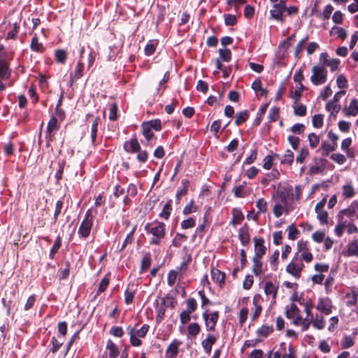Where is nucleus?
Here are the masks:
<instances>
[{
    "mask_svg": "<svg viewBox=\"0 0 358 358\" xmlns=\"http://www.w3.org/2000/svg\"><path fill=\"white\" fill-rule=\"evenodd\" d=\"M145 231L148 234L152 235L150 244L159 245L166 236V225L163 222L154 221L145 224Z\"/></svg>",
    "mask_w": 358,
    "mask_h": 358,
    "instance_id": "nucleus-1",
    "label": "nucleus"
},
{
    "mask_svg": "<svg viewBox=\"0 0 358 358\" xmlns=\"http://www.w3.org/2000/svg\"><path fill=\"white\" fill-rule=\"evenodd\" d=\"M93 222L94 215L92 214V208H90L85 213V217L78 228V234L79 237L87 238L90 236L93 226Z\"/></svg>",
    "mask_w": 358,
    "mask_h": 358,
    "instance_id": "nucleus-2",
    "label": "nucleus"
},
{
    "mask_svg": "<svg viewBox=\"0 0 358 358\" xmlns=\"http://www.w3.org/2000/svg\"><path fill=\"white\" fill-rule=\"evenodd\" d=\"M310 81L314 85H321L327 82V71L324 66H313Z\"/></svg>",
    "mask_w": 358,
    "mask_h": 358,
    "instance_id": "nucleus-3",
    "label": "nucleus"
},
{
    "mask_svg": "<svg viewBox=\"0 0 358 358\" xmlns=\"http://www.w3.org/2000/svg\"><path fill=\"white\" fill-rule=\"evenodd\" d=\"M287 8L286 4H285V0H280L278 3H273L271 9L270 10V20H274L280 23H283L285 21L283 13Z\"/></svg>",
    "mask_w": 358,
    "mask_h": 358,
    "instance_id": "nucleus-4",
    "label": "nucleus"
},
{
    "mask_svg": "<svg viewBox=\"0 0 358 358\" xmlns=\"http://www.w3.org/2000/svg\"><path fill=\"white\" fill-rule=\"evenodd\" d=\"M11 70L7 61L3 58H0V92H3L6 89V85L3 81L10 78Z\"/></svg>",
    "mask_w": 358,
    "mask_h": 358,
    "instance_id": "nucleus-5",
    "label": "nucleus"
},
{
    "mask_svg": "<svg viewBox=\"0 0 358 358\" xmlns=\"http://www.w3.org/2000/svg\"><path fill=\"white\" fill-rule=\"evenodd\" d=\"M202 316L203 320H205L206 330H214L219 318L218 311H215L213 313H208V310H205V311L202 314Z\"/></svg>",
    "mask_w": 358,
    "mask_h": 358,
    "instance_id": "nucleus-6",
    "label": "nucleus"
},
{
    "mask_svg": "<svg viewBox=\"0 0 358 358\" xmlns=\"http://www.w3.org/2000/svg\"><path fill=\"white\" fill-rule=\"evenodd\" d=\"M287 200L286 195L284 193H281L280 195V202H277L273 206V214L275 217H280L284 210L286 214H288V210L287 209Z\"/></svg>",
    "mask_w": 358,
    "mask_h": 358,
    "instance_id": "nucleus-7",
    "label": "nucleus"
},
{
    "mask_svg": "<svg viewBox=\"0 0 358 358\" xmlns=\"http://www.w3.org/2000/svg\"><path fill=\"white\" fill-rule=\"evenodd\" d=\"M317 310L324 315H329L332 312L331 301L328 298L320 299L316 306Z\"/></svg>",
    "mask_w": 358,
    "mask_h": 358,
    "instance_id": "nucleus-8",
    "label": "nucleus"
},
{
    "mask_svg": "<svg viewBox=\"0 0 358 358\" xmlns=\"http://www.w3.org/2000/svg\"><path fill=\"white\" fill-rule=\"evenodd\" d=\"M59 126L57 123V120L55 117L52 116L47 126V131H46V138L48 139V142L52 140V137L55 134V133L59 129Z\"/></svg>",
    "mask_w": 358,
    "mask_h": 358,
    "instance_id": "nucleus-9",
    "label": "nucleus"
},
{
    "mask_svg": "<svg viewBox=\"0 0 358 358\" xmlns=\"http://www.w3.org/2000/svg\"><path fill=\"white\" fill-rule=\"evenodd\" d=\"M345 116H356L358 114V100L352 99L348 106H345L342 110Z\"/></svg>",
    "mask_w": 358,
    "mask_h": 358,
    "instance_id": "nucleus-10",
    "label": "nucleus"
},
{
    "mask_svg": "<svg viewBox=\"0 0 358 358\" xmlns=\"http://www.w3.org/2000/svg\"><path fill=\"white\" fill-rule=\"evenodd\" d=\"M278 290V286L271 281L266 282L264 285V293L268 297H271L273 303L275 301Z\"/></svg>",
    "mask_w": 358,
    "mask_h": 358,
    "instance_id": "nucleus-11",
    "label": "nucleus"
},
{
    "mask_svg": "<svg viewBox=\"0 0 358 358\" xmlns=\"http://www.w3.org/2000/svg\"><path fill=\"white\" fill-rule=\"evenodd\" d=\"M217 340V336H215L210 334H207L206 338L201 342V345L206 353L208 355L210 354L212 346L216 343Z\"/></svg>",
    "mask_w": 358,
    "mask_h": 358,
    "instance_id": "nucleus-12",
    "label": "nucleus"
},
{
    "mask_svg": "<svg viewBox=\"0 0 358 358\" xmlns=\"http://www.w3.org/2000/svg\"><path fill=\"white\" fill-rule=\"evenodd\" d=\"M166 308V303L164 299H162L161 298L159 301H156L155 310L157 322H161L164 319Z\"/></svg>",
    "mask_w": 358,
    "mask_h": 358,
    "instance_id": "nucleus-13",
    "label": "nucleus"
},
{
    "mask_svg": "<svg viewBox=\"0 0 358 358\" xmlns=\"http://www.w3.org/2000/svg\"><path fill=\"white\" fill-rule=\"evenodd\" d=\"M263 302V298L260 294H255L253 297L252 303L255 306V310L252 315V319H257L262 313V303Z\"/></svg>",
    "mask_w": 358,
    "mask_h": 358,
    "instance_id": "nucleus-14",
    "label": "nucleus"
},
{
    "mask_svg": "<svg viewBox=\"0 0 358 358\" xmlns=\"http://www.w3.org/2000/svg\"><path fill=\"white\" fill-rule=\"evenodd\" d=\"M264 240L262 238H255V255L254 257H262L266 253V248L264 245Z\"/></svg>",
    "mask_w": 358,
    "mask_h": 358,
    "instance_id": "nucleus-15",
    "label": "nucleus"
},
{
    "mask_svg": "<svg viewBox=\"0 0 358 358\" xmlns=\"http://www.w3.org/2000/svg\"><path fill=\"white\" fill-rule=\"evenodd\" d=\"M303 266V264L302 263L301 264H298L292 262L287 266L286 271L295 278H299L301 275Z\"/></svg>",
    "mask_w": 358,
    "mask_h": 358,
    "instance_id": "nucleus-16",
    "label": "nucleus"
},
{
    "mask_svg": "<svg viewBox=\"0 0 358 358\" xmlns=\"http://www.w3.org/2000/svg\"><path fill=\"white\" fill-rule=\"evenodd\" d=\"M292 319L293 324L296 326H301L302 331H306L309 328L313 320L312 317L303 319L300 315Z\"/></svg>",
    "mask_w": 358,
    "mask_h": 358,
    "instance_id": "nucleus-17",
    "label": "nucleus"
},
{
    "mask_svg": "<svg viewBox=\"0 0 358 358\" xmlns=\"http://www.w3.org/2000/svg\"><path fill=\"white\" fill-rule=\"evenodd\" d=\"M358 210V201H354L352 203L345 209L340 211L339 214L345 215L347 217H352L355 215Z\"/></svg>",
    "mask_w": 358,
    "mask_h": 358,
    "instance_id": "nucleus-18",
    "label": "nucleus"
},
{
    "mask_svg": "<svg viewBox=\"0 0 358 358\" xmlns=\"http://www.w3.org/2000/svg\"><path fill=\"white\" fill-rule=\"evenodd\" d=\"M83 71L84 64L81 62H78L75 70L70 75L71 80L73 82L80 78L83 76Z\"/></svg>",
    "mask_w": 358,
    "mask_h": 358,
    "instance_id": "nucleus-19",
    "label": "nucleus"
},
{
    "mask_svg": "<svg viewBox=\"0 0 358 358\" xmlns=\"http://www.w3.org/2000/svg\"><path fill=\"white\" fill-rule=\"evenodd\" d=\"M185 266H186L185 262H183L182 264V265L180 266V267L178 268V271L171 270L169 272L168 276H167V283L170 287H173L174 285V284L176 283L178 273L180 272L182 268Z\"/></svg>",
    "mask_w": 358,
    "mask_h": 358,
    "instance_id": "nucleus-20",
    "label": "nucleus"
},
{
    "mask_svg": "<svg viewBox=\"0 0 358 358\" xmlns=\"http://www.w3.org/2000/svg\"><path fill=\"white\" fill-rule=\"evenodd\" d=\"M245 182H243V184L234 187L233 192L236 197L244 198L250 194V191L245 189Z\"/></svg>",
    "mask_w": 358,
    "mask_h": 358,
    "instance_id": "nucleus-21",
    "label": "nucleus"
},
{
    "mask_svg": "<svg viewBox=\"0 0 358 358\" xmlns=\"http://www.w3.org/2000/svg\"><path fill=\"white\" fill-rule=\"evenodd\" d=\"M238 238L244 245H246L250 242V236L247 227H243L239 229Z\"/></svg>",
    "mask_w": 358,
    "mask_h": 358,
    "instance_id": "nucleus-22",
    "label": "nucleus"
},
{
    "mask_svg": "<svg viewBox=\"0 0 358 358\" xmlns=\"http://www.w3.org/2000/svg\"><path fill=\"white\" fill-rule=\"evenodd\" d=\"M261 257H253L252 258V271L257 276L260 275L263 273V264Z\"/></svg>",
    "mask_w": 358,
    "mask_h": 358,
    "instance_id": "nucleus-23",
    "label": "nucleus"
},
{
    "mask_svg": "<svg viewBox=\"0 0 358 358\" xmlns=\"http://www.w3.org/2000/svg\"><path fill=\"white\" fill-rule=\"evenodd\" d=\"M125 149L129 152H136L140 150L141 146L136 138L131 139L125 143Z\"/></svg>",
    "mask_w": 358,
    "mask_h": 358,
    "instance_id": "nucleus-24",
    "label": "nucleus"
},
{
    "mask_svg": "<svg viewBox=\"0 0 358 358\" xmlns=\"http://www.w3.org/2000/svg\"><path fill=\"white\" fill-rule=\"evenodd\" d=\"M286 317L289 319L294 318L300 315V310L294 303H291L286 307L285 310Z\"/></svg>",
    "mask_w": 358,
    "mask_h": 358,
    "instance_id": "nucleus-25",
    "label": "nucleus"
},
{
    "mask_svg": "<svg viewBox=\"0 0 358 358\" xmlns=\"http://www.w3.org/2000/svg\"><path fill=\"white\" fill-rule=\"evenodd\" d=\"M311 324L315 329L319 330L323 329L325 327V320L321 315L317 314L315 317L313 316Z\"/></svg>",
    "mask_w": 358,
    "mask_h": 358,
    "instance_id": "nucleus-26",
    "label": "nucleus"
},
{
    "mask_svg": "<svg viewBox=\"0 0 358 358\" xmlns=\"http://www.w3.org/2000/svg\"><path fill=\"white\" fill-rule=\"evenodd\" d=\"M211 277L215 282L219 283L220 285L224 282L225 274L217 268H212Z\"/></svg>",
    "mask_w": 358,
    "mask_h": 358,
    "instance_id": "nucleus-27",
    "label": "nucleus"
},
{
    "mask_svg": "<svg viewBox=\"0 0 358 358\" xmlns=\"http://www.w3.org/2000/svg\"><path fill=\"white\" fill-rule=\"evenodd\" d=\"M347 256H358V239H355L348 244Z\"/></svg>",
    "mask_w": 358,
    "mask_h": 358,
    "instance_id": "nucleus-28",
    "label": "nucleus"
},
{
    "mask_svg": "<svg viewBox=\"0 0 358 358\" xmlns=\"http://www.w3.org/2000/svg\"><path fill=\"white\" fill-rule=\"evenodd\" d=\"M106 350H108L109 358H117L119 355L117 345L110 340L107 342Z\"/></svg>",
    "mask_w": 358,
    "mask_h": 358,
    "instance_id": "nucleus-29",
    "label": "nucleus"
},
{
    "mask_svg": "<svg viewBox=\"0 0 358 358\" xmlns=\"http://www.w3.org/2000/svg\"><path fill=\"white\" fill-rule=\"evenodd\" d=\"M273 331V328L272 326L263 325L257 330V334L259 337L266 338L269 334H271Z\"/></svg>",
    "mask_w": 358,
    "mask_h": 358,
    "instance_id": "nucleus-30",
    "label": "nucleus"
},
{
    "mask_svg": "<svg viewBox=\"0 0 358 358\" xmlns=\"http://www.w3.org/2000/svg\"><path fill=\"white\" fill-rule=\"evenodd\" d=\"M294 113L296 116H305L306 114V106L299 103L298 102L294 103L293 105Z\"/></svg>",
    "mask_w": 358,
    "mask_h": 358,
    "instance_id": "nucleus-31",
    "label": "nucleus"
},
{
    "mask_svg": "<svg viewBox=\"0 0 358 358\" xmlns=\"http://www.w3.org/2000/svg\"><path fill=\"white\" fill-rule=\"evenodd\" d=\"M178 345L174 343H171L166 351L167 358H175L178 355Z\"/></svg>",
    "mask_w": 358,
    "mask_h": 358,
    "instance_id": "nucleus-32",
    "label": "nucleus"
},
{
    "mask_svg": "<svg viewBox=\"0 0 358 358\" xmlns=\"http://www.w3.org/2000/svg\"><path fill=\"white\" fill-rule=\"evenodd\" d=\"M280 347L283 350V354L282 353L281 355L282 358H296L295 350L291 345L289 346L288 352L286 350L285 344L284 343L280 345Z\"/></svg>",
    "mask_w": 358,
    "mask_h": 358,
    "instance_id": "nucleus-33",
    "label": "nucleus"
},
{
    "mask_svg": "<svg viewBox=\"0 0 358 358\" xmlns=\"http://www.w3.org/2000/svg\"><path fill=\"white\" fill-rule=\"evenodd\" d=\"M249 117V114L247 110H243L238 113L236 115L235 124L237 126L244 123Z\"/></svg>",
    "mask_w": 358,
    "mask_h": 358,
    "instance_id": "nucleus-34",
    "label": "nucleus"
},
{
    "mask_svg": "<svg viewBox=\"0 0 358 358\" xmlns=\"http://www.w3.org/2000/svg\"><path fill=\"white\" fill-rule=\"evenodd\" d=\"M172 210L171 200H169L163 207L159 217L165 220H168Z\"/></svg>",
    "mask_w": 358,
    "mask_h": 358,
    "instance_id": "nucleus-35",
    "label": "nucleus"
},
{
    "mask_svg": "<svg viewBox=\"0 0 358 358\" xmlns=\"http://www.w3.org/2000/svg\"><path fill=\"white\" fill-rule=\"evenodd\" d=\"M252 89L256 92H259L262 96H266L267 91L262 88V82L259 79H256L251 85Z\"/></svg>",
    "mask_w": 358,
    "mask_h": 358,
    "instance_id": "nucleus-36",
    "label": "nucleus"
},
{
    "mask_svg": "<svg viewBox=\"0 0 358 358\" xmlns=\"http://www.w3.org/2000/svg\"><path fill=\"white\" fill-rule=\"evenodd\" d=\"M100 123H101V120L99 117H97L94 119V120L93 121V123L92 124L91 138H92V143H94V141L96 140L97 131H98V127Z\"/></svg>",
    "mask_w": 358,
    "mask_h": 358,
    "instance_id": "nucleus-37",
    "label": "nucleus"
},
{
    "mask_svg": "<svg viewBox=\"0 0 358 358\" xmlns=\"http://www.w3.org/2000/svg\"><path fill=\"white\" fill-rule=\"evenodd\" d=\"M256 206L258 208V212L254 217V220L257 219V215L260 213H265L267 210V202L264 199H259L256 203Z\"/></svg>",
    "mask_w": 358,
    "mask_h": 358,
    "instance_id": "nucleus-38",
    "label": "nucleus"
},
{
    "mask_svg": "<svg viewBox=\"0 0 358 358\" xmlns=\"http://www.w3.org/2000/svg\"><path fill=\"white\" fill-rule=\"evenodd\" d=\"M30 48L31 50L35 52H41L43 50V44L38 42V38L36 36H34L31 42Z\"/></svg>",
    "mask_w": 358,
    "mask_h": 358,
    "instance_id": "nucleus-39",
    "label": "nucleus"
},
{
    "mask_svg": "<svg viewBox=\"0 0 358 358\" xmlns=\"http://www.w3.org/2000/svg\"><path fill=\"white\" fill-rule=\"evenodd\" d=\"M142 133L148 141H149L154 136L150 126H149L146 122H144L142 124Z\"/></svg>",
    "mask_w": 358,
    "mask_h": 358,
    "instance_id": "nucleus-40",
    "label": "nucleus"
},
{
    "mask_svg": "<svg viewBox=\"0 0 358 358\" xmlns=\"http://www.w3.org/2000/svg\"><path fill=\"white\" fill-rule=\"evenodd\" d=\"M189 335L196 336L201 331L200 326L196 322L190 323L187 327Z\"/></svg>",
    "mask_w": 358,
    "mask_h": 358,
    "instance_id": "nucleus-41",
    "label": "nucleus"
},
{
    "mask_svg": "<svg viewBox=\"0 0 358 358\" xmlns=\"http://www.w3.org/2000/svg\"><path fill=\"white\" fill-rule=\"evenodd\" d=\"M233 215V221L232 223L234 225L236 224L240 223L244 218L243 215L241 210L238 208H234L232 210Z\"/></svg>",
    "mask_w": 358,
    "mask_h": 358,
    "instance_id": "nucleus-42",
    "label": "nucleus"
},
{
    "mask_svg": "<svg viewBox=\"0 0 358 358\" xmlns=\"http://www.w3.org/2000/svg\"><path fill=\"white\" fill-rule=\"evenodd\" d=\"M56 61L60 64H64L66 60V52L64 50H57L55 52Z\"/></svg>",
    "mask_w": 358,
    "mask_h": 358,
    "instance_id": "nucleus-43",
    "label": "nucleus"
},
{
    "mask_svg": "<svg viewBox=\"0 0 358 358\" xmlns=\"http://www.w3.org/2000/svg\"><path fill=\"white\" fill-rule=\"evenodd\" d=\"M340 105L333 101H329L326 105L327 110L331 111V114L338 113L340 110Z\"/></svg>",
    "mask_w": 358,
    "mask_h": 358,
    "instance_id": "nucleus-44",
    "label": "nucleus"
},
{
    "mask_svg": "<svg viewBox=\"0 0 358 358\" xmlns=\"http://www.w3.org/2000/svg\"><path fill=\"white\" fill-rule=\"evenodd\" d=\"M288 231V238L290 240H296L298 237V235L299 234V231L297 229V228L294 225L291 224L287 227Z\"/></svg>",
    "mask_w": 358,
    "mask_h": 358,
    "instance_id": "nucleus-45",
    "label": "nucleus"
},
{
    "mask_svg": "<svg viewBox=\"0 0 358 358\" xmlns=\"http://www.w3.org/2000/svg\"><path fill=\"white\" fill-rule=\"evenodd\" d=\"M294 159V153L292 151L288 150L281 159V163L290 164L293 162Z\"/></svg>",
    "mask_w": 358,
    "mask_h": 358,
    "instance_id": "nucleus-46",
    "label": "nucleus"
},
{
    "mask_svg": "<svg viewBox=\"0 0 358 358\" xmlns=\"http://www.w3.org/2000/svg\"><path fill=\"white\" fill-rule=\"evenodd\" d=\"M149 329L148 324H144L140 329H131L130 331L134 332L138 337L143 338L147 334Z\"/></svg>",
    "mask_w": 358,
    "mask_h": 358,
    "instance_id": "nucleus-47",
    "label": "nucleus"
},
{
    "mask_svg": "<svg viewBox=\"0 0 358 358\" xmlns=\"http://www.w3.org/2000/svg\"><path fill=\"white\" fill-rule=\"evenodd\" d=\"M309 145L312 148H315L320 143V137L315 133H311L308 136Z\"/></svg>",
    "mask_w": 358,
    "mask_h": 358,
    "instance_id": "nucleus-48",
    "label": "nucleus"
},
{
    "mask_svg": "<svg viewBox=\"0 0 358 358\" xmlns=\"http://www.w3.org/2000/svg\"><path fill=\"white\" fill-rule=\"evenodd\" d=\"M187 240V236L181 234H177L172 241V245L176 248H179L181 243Z\"/></svg>",
    "mask_w": 358,
    "mask_h": 358,
    "instance_id": "nucleus-49",
    "label": "nucleus"
},
{
    "mask_svg": "<svg viewBox=\"0 0 358 358\" xmlns=\"http://www.w3.org/2000/svg\"><path fill=\"white\" fill-rule=\"evenodd\" d=\"M308 155L309 152L306 148H301L299 155L296 157V162L300 164L303 163Z\"/></svg>",
    "mask_w": 358,
    "mask_h": 358,
    "instance_id": "nucleus-50",
    "label": "nucleus"
},
{
    "mask_svg": "<svg viewBox=\"0 0 358 358\" xmlns=\"http://www.w3.org/2000/svg\"><path fill=\"white\" fill-rule=\"evenodd\" d=\"M305 90L304 85L301 83L298 89L295 90V91L292 94L291 97L295 102H299L301 97L302 92Z\"/></svg>",
    "mask_w": 358,
    "mask_h": 358,
    "instance_id": "nucleus-51",
    "label": "nucleus"
},
{
    "mask_svg": "<svg viewBox=\"0 0 358 358\" xmlns=\"http://www.w3.org/2000/svg\"><path fill=\"white\" fill-rule=\"evenodd\" d=\"M220 57L223 62H229L231 57V50L229 49H220Z\"/></svg>",
    "mask_w": 358,
    "mask_h": 358,
    "instance_id": "nucleus-52",
    "label": "nucleus"
},
{
    "mask_svg": "<svg viewBox=\"0 0 358 358\" xmlns=\"http://www.w3.org/2000/svg\"><path fill=\"white\" fill-rule=\"evenodd\" d=\"M315 213H317V218L319 220L320 224H325L327 223L328 213L327 211L320 210L318 211H315Z\"/></svg>",
    "mask_w": 358,
    "mask_h": 358,
    "instance_id": "nucleus-53",
    "label": "nucleus"
},
{
    "mask_svg": "<svg viewBox=\"0 0 358 358\" xmlns=\"http://www.w3.org/2000/svg\"><path fill=\"white\" fill-rule=\"evenodd\" d=\"M331 33H334L335 35L342 38L343 40H344L347 36L346 31L342 27H334Z\"/></svg>",
    "mask_w": 358,
    "mask_h": 358,
    "instance_id": "nucleus-54",
    "label": "nucleus"
},
{
    "mask_svg": "<svg viewBox=\"0 0 358 358\" xmlns=\"http://www.w3.org/2000/svg\"><path fill=\"white\" fill-rule=\"evenodd\" d=\"M157 43L153 41H150L145 48V54L148 56L152 55L156 49Z\"/></svg>",
    "mask_w": 358,
    "mask_h": 358,
    "instance_id": "nucleus-55",
    "label": "nucleus"
},
{
    "mask_svg": "<svg viewBox=\"0 0 358 358\" xmlns=\"http://www.w3.org/2000/svg\"><path fill=\"white\" fill-rule=\"evenodd\" d=\"M280 109L278 107H272L269 110L268 118L271 122H275L279 117Z\"/></svg>",
    "mask_w": 358,
    "mask_h": 358,
    "instance_id": "nucleus-56",
    "label": "nucleus"
},
{
    "mask_svg": "<svg viewBox=\"0 0 358 358\" xmlns=\"http://www.w3.org/2000/svg\"><path fill=\"white\" fill-rule=\"evenodd\" d=\"M151 264V258L149 254L143 256L141 260V272L146 270Z\"/></svg>",
    "mask_w": 358,
    "mask_h": 358,
    "instance_id": "nucleus-57",
    "label": "nucleus"
},
{
    "mask_svg": "<svg viewBox=\"0 0 358 358\" xmlns=\"http://www.w3.org/2000/svg\"><path fill=\"white\" fill-rule=\"evenodd\" d=\"M354 343V340L350 336H345L341 341V346L343 349H348L352 347Z\"/></svg>",
    "mask_w": 358,
    "mask_h": 358,
    "instance_id": "nucleus-58",
    "label": "nucleus"
},
{
    "mask_svg": "<svg viewBox=\"0 0 358 358\" xmlns=\"http://www.w3.org/2000/svg\"><path fill=\"white\" fill-rule=\"evenodd\" d=\"M313 125L315 128H321L323 125V115L321 114L315 115L313 117Z\"/></svg>",
    "mask_w": 358,
    "mask_h": 358,
    "instance_id": "nucleus-59",
    "label": "nucleus"
},
{
    "mask_svg": "<svg viewBox=\"0 0 358 358\" xmlns=\"http://www.w3.org/2000/svg\"><path fill=\"white\" fill-rule=\"evenodd\" d=\"M320 149L322 150V155L324 157L328 156L329 152L333 151L331 143L327 141L322 143Z\"/></svg>",
    "mask_w": 358,
    "mask_h": 358,
    "instance_id": "nucleus-60",
    "label": "nucleus"
},
{
    "mask_svg": "<svg viewBox=\"0 0 358 358\" xmlns=\"http://www.w3.org/2000/svg\"><path fill=\"white\" fill-rule=\"evenodd\" d=\"M308 39V36H306L303 39H301L298 44L296 46L295 51H294V56L298 57L299 55L302 52L303 49L304 44L306 43V41Z\"/></svg>",
    "mask_w": 358,
    "mask_h": 358,
    "instance_id": "nucleus-61",
    "label": "nucleus"
},
{
    "mask_svg": "<svg viewBox=\"0 0 358 358\" xmlns=\"http://www.w3.org/2000/svg\"><path fill=\"white\" fill-rule=\"evenodd\" d=\"M248 312L249 310L247 308H242L241 309L238 314V320L241 324H244L245 322L246 321L248 318Z\"/></svg>",
    "mask_w": 358,
    "mask_h": 358,
    "instance_id": "nucleus-62",
    "label": "nucleus"
},
{
    "mask_svg": "<svg viewBox=\"0 0 358 358\" xmlns=\"http://www.w3.org/2000/svg\"><path fill=\"white\" fill-rule=\"evenodd\" d=\"M343 194L345 197H352L355 194L354 188L350 185H344L343 187Z\"/></svg>",
    "mask_w": 358,
    "mask_h": 358,
    "instance_id": "nucleus-63",
    "label": "nucleus"
},
{
    "mask_svg": "<svg viewBox=\"0 0 358 358\" xmlns=\"http://www.w3.org/2000/svg\"><path fill=\"white\" fill-rule=\"evenodd\" d=\"M187 311H189L190 313H192L196 310L197 308V303L196 300L194 298H189L187 300Z\"/></svg>",
    "mask_w": 358,
    "mask_h": 358,
    "instance_id": "nucleus-64",
    "label": "nucleus"
}]
</instances>
